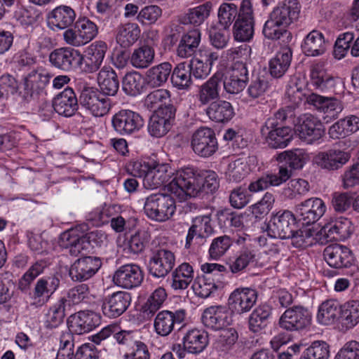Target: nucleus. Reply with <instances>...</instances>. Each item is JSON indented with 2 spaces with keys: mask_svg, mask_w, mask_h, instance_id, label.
Masks as SVG:
<instances>
[{
  "mask_svg": "<svg viewBox=\"0 0 359 359\" xmlns=\"http://www.w3.org/2000/svg\"><path fill=\"white\" fill-rule=\"evenodd\" d=\"M168 191L180 201L198 197L203 194H213L219 187L218 176L212 170H198L185 167L177 171L166 185Z\"/></svg>",
  "mask_w": 359,
  "mask_h": 359,
  "instance_id": "nucleus-1",
  "label": "nucleus"
},
{
  "mask_svg": "<svg viewBox=\"0 0 359 359\" xmlns=\"http://www.w3.org/2000/svg\"><path fill=\"white\" fill-rule=\"evenodd\" d=\"M301 5L297 0H283L269 13L265 22L262 34L265 38L277 41L285 37L291 41L292 33L287 28L295 23L300 15Z\"/></svg>",
  "mask_w": 359,
  "mask_h": 359,
  "instance_id": "nucleus-2",
  "label": "nucleus"
},
{
  "mask_svg": "<svg viewBox=\"0 0 359 359\" xmlns=\"http://www.w3.org/2000/svg\"><path fill=\"white\" fill-rule=\"evenodd\" d=\"M176 211V203L171 194L158 192L145 198L144 212L151 219L162 222L170 219Z\"/></svg>",
  "mask_w": 359,
  "mask_h": 359,
  "instance_id": "nucleus-3",
  "label": "nucleus"
},
{
  "mask_svg": "<svg viewBox=\"0 0 359 359\" xmlns=\"http://www.w3.org/2000/svg\"><path fill=\"white\" fill-rule=\"evenodd\" d=\"M201 269L203 274L195 278L192 288L197 296L208 298L217 290L219 273L226 271V268L217 263H205Z\"/></svg>",
  "mask_w": 359,
  "mask_h": 359,
  "instance_id": "nucleus-4",
  "label": "nucleus"
},
{
  "mask_svg": "<svg viewBox=\"0 0 359 359\" xmlns=\"http://www.w3.org/2000/svg\"><path fill=\"white\" fill-rule=\"evenodd\" d=\"M175 261V252L167 247L159 246L151 250L147 269L153 277L165 278L172 271Z\"/></svg>",
  "mask_w": 359,
  "mask_h": 359,
  "instance_id": "nucleus-5",
  "label": "nucleus"
},
{
  "mask_svg": "<svg viewBox=\"0 0 359 359\" xmlns=\"http://www.w3.org/2000/svg\"><path fill=\"white\" fill-rule=\"evenodd\" d=\"M52 76L44 70L32 69L22 79V89L19 97L23 103H29L43 91Z\"/></svg>",
  "mask_w": 359,
  "mask_h": 359,
  "instance_id": "nucleus-6",
  "label": "nucleus"
},
{
  "mask_svg": "<svg viewBox=\"0 0 359 359\" xmlns=\"http://www.w3.org/2000/svg\"><path fill=\"white\" fill-rule=\"evenodd\" d=\"M312 318V313L308 308L295 305L284 311L279 318L278 325L287 331L300 332L310 327Z\"/></svg>",
  "mask_w": 359,
  "mask_h": 359,
  "instance_id": "nucleus-7",
  "label": "nucleus"
},
{
  "mask_svg": "<svg viewBox=\"0 0 359 359\" xmlns=\"http://www.w3.org/2000/svg\"><path fill=\"white\" fill-rule=\"evenodd\" d=\"M208 344V333L203 330L193 328L184 333L181 343L174 345L172 350L180 358H184L187 353L200 354Z\"/></svg>",
  "mask_w": 359,
  "mask_h": 359,
  "instance_id": "nucleus-8",
  "label": "nucleus"
},
{
  "mask_svg": "<svg viewBox=\"0 0 359 359\" xmlns=\"http://www.w3.org/2000/svg\"><path fill=\"white\" fill-rule=\"evenodd\" d=\"M79 104L96 117L103 116L111 108V102L97 88L84 86L79 88Z\"/></svg>",
  "mask_w": 359,
  "mask_h": 359,
  "instance_id": "nucleus-9",
  "label": "nucleus"
},
{
  "mask_svg": "<svg viewBox=\"0 0 359 359\" xmlns=\"http://www.w3.org/2000/svg\"><path fill=\"white\" fill-rule=\"evenodd\" d=\"M261 134L270 148L283 149L292 140L293 129L276 123L274 119H266L261 128Z\"/></svg>",
  "mask_w": 359,
  "mask_h": 359,
  "instance_id": "nucleus-10",
  "label": "nucleus"
},
{
  "mask_svg": "<svg viewBox=\"0 0 359 359\" xmlns=\"http://www.w3.org/2000/svg\"><path fill=\"white\" fill-rule=\"evenodd\" d=\"M144 126L143 117L130 109H121L111 118V126L121 136H129L138 133Z\"/></svg>",
  "mask_w": 359,
  "mask_h": 359,
  "instance_id": "nucleus-11",
  "label": "nucleus"
},
{
  "mask_svg": "<svg viewBox=\"0 0 359 359\" xmlns=\"http://www.w3.org/2000/svg\"><path fill=\"white\" fill-rule=\"evenodd\" d=\"M187 317L184 309L163 310L159 311L154 319V327L156 333L161 337H167L177 328L181 330Z\"/></svg>",
  "mask_w": 359,
  "mask_h": 359,
  "instance_id": "nucleus-12",
  "label": "nucleus"
},
{
  "mask_svg": "<svg viewBox=\"0 0 359 359\" xmlns=\"http://www.w3.org/2000/svg\"><path fill=\"white\" fill-rule=\"evenodd\" d=\"M191 146L194 152L200 157L209 158L219 149L215 130L208 127H201L192 135Z\"/></svg>",
  "mask_w": 359,
  "mask_h": 359,
  "instance_id": "nucleus-13",
  "label": "nucleus"
},
{
  "mask_svg": "<svg viewBox=\"0 0 359 359\" xmlns=\"http://www.w3.org/2000/svg\"><path fill=\"white\" fill-rule=\"evenodd\" d=\"M297 225L298 222L291 211L280 210L271 215L267 226L268 235L271 238L289 239Z\"/></svg>",
  "mask_w": 359,
  "mask_h": 359,
  "instance_id": "nucleus-14",
  "label": "nucleus"
},
{
  "mask_svg": "<svg viewBox=\"0 0 359 359\" xmlns=\"http://www.w3.org/2000/svg\"><path fill=\"white\" fill-rule=\"evenodd\" d=\"M255 20L252 4L250 0H243L241 5V13L233 26V36L240 42L250 41L254 35Z\"/></svg>",
  "mask_w": 359,
  "mask_h": 359,
  "instance_id": "nucleus-15",
  "label": "nucleus"
},
{
  "mask_svg": "<svg viewBox=\"0 0 359 359\" xmlns=\"http://www.w3.org/2000/svg\"><path fill=\"white\" fill-rule=\"evenodd\" d=\"M249 81L247 64L241 61L235 62L222 78L223 87L226 93L238 95L246 87Z\"/></svg>",
  "mask_w": 359,
  "mask_h": 359,
  "instance_id": "nucleus-16",
  "label": "nucleus"
},
{
  "mask_svg": "<svg viewBox=\"0 0 359 359\" xmlns=\"http://www.w3.org/2000/svg\"><path fill=\"white\" fill-rule=\"evenodd\" d=\"M50 65L65 72L80 70V50L72 47L54 49L48 57Z\"/></svg>",
  "mask_w": 359,
  "mask_h": 359,
  "instance_id": "nucleus-17",
  "label": "nucleus"
},
{
  "mask_svg": "<svg viewBox=\"0 0 359 359\" xmlns=\"http://www.w3.org/2000/svg\"><path fill=\"white\" fill-rule=\"evenodd\" d=\"M295 132L301 140L312 144L320 140L325 133L323 123L311 114H304L294 123Z\"/></svg>",
  "mask_w": 359,
  "mask_h": 359,
  "instance_id": "nucleus-18",
  "label": "nucleus"
},
{
  "mask_svg": "<svg viewBox=\"0 0 359 359\" xmlns=\"http://www.w3.org/2000/svg\"><path fill=\"white\" fill-rule=\"evenodd\" d=\"M107 50V45L103 41H96L87 47L82 54L80 52V70L87 74L96 72L101 67Z\"/></svg>",
  "mask_w": 359,
  "mask_h": 359,
  "instance_id": "nucleus-19",
  "label": "nucleus"
},
{
  "mask_svg": "<svg viewBox=\"0 0 359 359\" xmlns=\"http://www.w3.org/2000/svg\"><path fill=\"white\" fill-rule=\"evenodd\" d=\"M102 266L100 258L85 256L77 259L70 266L69 276L74 282H83L93 277Z\"/></svg>",
  "mask_w": 359,
  "mask_h": 359,
  "instance_id": "nucleus-20",
  "label": "nucleus"
},
{
  "mask_svg": "<svg viewBox=\"0 0 359 359\" xmlns=\"http://www.w3.org/2000/svg\"><path fill=\"white\" fill-rule=\"evenodd\" d=\"M144 274L136 264H126L118 267L113 276L114 283L124 289H133L143 282Z\"/></svg>",
  "mask_w": 359,
  "mask_h": 359,
  "instance_id": "nucleus-21",
  "label": "nucleus"
},
{
  "mask_svg": "<svg viewBox=\"0 0 359 359\" xmlns=\"http://www.w3.org/2000/svg\"><path fill=\"white\" fill-rule=\"evenodd\" d=\"M201 320L205 327L212 330H221L232 323V312L225 306H211L202 314Z\"/></svg>",
  "mask_w": 359,
  "mask_h": 359,
  "instance_id": "nucleus-22",
  "label": "nucleus"
},
{
  "mask_svg": "<svg viewBox=\"0 0 359 359\" xmlns=\"http://www.w3.org/2000/svg\"><path fill=\"white\" fill-rule=\"evenodd\" d=\"M131 300V294L128 292H113L104 298L102 304V313L109 318H116L126 311Z\"/></svg>",
  "mask_w": 359,
  "mask_h": 359,
  "instance_id": "nucleus-23",
  "label": "nucleus"
},
{
  "mask_svg": "<svg viewBox=\"0 0 359 359\" xmlns=\"http://www.w3.org/2000/svg\"><path fill=\"white\" fill-rule=\"evenodd\" d=\"M100 324V316L92 311H80L67 319L69 331L76 334L89 332Z\"/></svg>",
  "mask_w": 359,
  "mask_h": 359,
  "instance_id": "nucleus-24",
  "label": "nucleus"
},
{
  "mask_svg": "<svg viewBox=\"0 0 359 359\" xmlns=\"http://www.w3.org/2000/svg\"><path fill=\"white\" fill-rule=\"evenodd\" d=\"M257 299V292L250 287H238L229 295L228 305L232 313L242 314L249 311Z\"/></svg>",
  "mask_w": 359,
  "mask_h": 359,
  "instance_id": "nucleus-25",
  "label": "nucleus"
},
{
  "mask_svg": "<svg viewBox=\"0 0 359 359\" xmlns=\"http://www.w3.org/2000/svg\"><path fill=\"white\" fill-rule=\"evenodd\" d=\"M176 172L168 163H158L153 161L151 165L142 180L143 186L147 189H155L165 186Z\"/></svg>",
  "mask_w": 359,
  "mask_h": 359,
  "instance_id": "nucleus-26",
  "label": "nucleus"
},
{
  "mask_svg": "<svg viewBox=\"0 0 359 359\" xmlns=\"http://www.w3.org/2000/svg\"><path fill=\"white\" fill-rule=\"evenodd\" d=\"M325 205L319 198H311L296 205V212L303 225L315 224L325 213Z\"/></svg>",
  "mask_w": 359,
  "mask_h": 359,
  "instance_id": "nucleus-27",
  "label": "nucleus"
},
{
  "mask_svg": "<svg viewBox=\"0 0 359 359\" xmlns=\"http://www.w3.org/2000/svg\"><path fill=\"white\" fill-rule=\"evenodd\" d=\"M278 174H266L262 176L248 186L250 192H257L273 186H279L287 182L292 175L294 170L283 163H278Z\"/></svg>",
  "mask_w": 359,
  "mask_h": 359,
  "instance_id": "nucleus-28",
  "label": "nucleus"
},
{
  "mask_svg": "<svg viewBox=\"0 0 359 359\" xmlns=\"http://www.w3.org/2000/svg\"><path fill=\"white\" fill-rule=\"evenodd\" d=\"M79 101L74 90L66 88L53 100V107L56 113L65 117L75 115L79 109Z\"/></svg>",
  "mask_w": 359,
  "mask_h": 359,
  "instance_id": "nucleus-29",
  "label": "nucleus"
},
{
  "mask_svg": "<svg viewBox=\"0 0 359 359\" xmlns=\"http://www.w3.org/2000/svg\"><path fill=\"white\" fill-rule=\"evenodd\" d=\"M74 10L66 5L57 6L48 15V25L53 30L69 28L75 22Z\"/></svg>",
  "mask_w": 359,
  "mask_h": 359,
  "instance_id": "nucleus-30",
  "label": "nucleus"
},
{
  "mask_svg": "<svg viewBox=\"0 0 359 359\" xmlns=\"http://www.w3.org/2000/svg\"><path fill=\"white\" fill-rule=\"evenodd\" d=\"M222 82V74L216 72L199 87L198 100L202 105L210 104L219 100Z\"/></svg>",
  "mask_w": 359,
  "mask_h": 359,
  "instance_id": "nucleus-31",
  "label": "nucleus"
},
{
  "mask_svg": "<svg viewBox=\"0 0 359 359\" xmlns=\"http://www.w3.org/2000/svg\"><path fill=\"white\" fill-rule=\"evenodd\" d=\"M359 323V302L351 301L340 306L338 316V331L346 333Z\"/></svg>",
  "mask_w": 359,
  "mask_h": 359,
  "instance_id": "nucleus-32",
  "label": "nucleus"
},
{
  "mask_svg": "<svg viewBox=\"0 0 359 359\" xmlns=\"http://www.w3.org/2000/svg\"><path fill=\"white\" fill-rule=\"evenodd\" d=\"M292 49L282 47L276 55L269 61V73L274 79L282 78L288 71L292 59Z\"/></svg>",
  "mask_w": 359,
  "mask_h": 359,
  "instance_id": "nucleus-33",
  "label": "nucleus"
},
{
  "mask_svg": "<svg viewBox=\"0 0 359 359\" xmlns=\"http://www.w3.org/2000/svg\"><path fill=\"white\" fill-rule=\"evenodd\" d=\"M60 283V280L56 275L39 278L33 291V298L37 299V303L41 305L47 303L59 287Z\"/></svg>",
  "mask_w": 359,
  "mask_h": 359,
  "instance_id": "nucleus-34",
  "label": "nucleus"
},
{
  "mask_svg": "<svg viewBox=\"0 0 359 359\" xmlns=\"http://www.w3.org/2000/svg\"><path fill=\"white\" fill-rule=\"evenodd\" d=\"M218 59V55L214 52H206L201 58L194 57L188 63V69L191 77L196 79H204L210 73L212 66Z\"/></svg>",
  "mask_w": 359,
  "mask_h": 359,
  "instance_id": "nucleus-35",
  "label": "nucleus"
},
{
  "mask_svg": "<svg viewBox=\"0 0 359 359\" xmlns=\"http://www.w3.org/2000/svg\"><path fill=\"white\" fill-rule=\"evenodd\" d=\"M205 113L210 120L220 123H228L235 116L232 104L221 100L211 102L205 109Z\"/></svg>",
  "mask_w": 359,
  "mask_h": 359,
  "instance_id": "nucleus-36",
  "label": "nucleus"
},
{
  "mask_svg": "<svg viewBox=\"0 0 359 359\" xmlns=\"http://www.w3.org/2000/svg\"><path fill=\"white\" fill-rule=\"evenodd\" d=\"M271 318L272 307L266 304L259 305L249 316V330L254 333L260 332L271 323Z\"/></svg>",
  "mask_w": 359,
  "mask_h": 359,
  "instance_id": "nucleus-37",
  "label": "nucleus"
},
{
  "mask_svg": "<svg viewBox=\"0 0 359 359\" xmlns=\"http://www.w3.org/2000/svg\"><path fill=\"white\" fill-rule=\"evenodd\" d=\"M172 71V65L164 62L149 68L145 74L146 84L152 88L163 86L168 81Z\"/></svg>",
  "mask_w": 359,
  "mask_h": 359,
  "instance_id": "nucleus-38",
  "label": "nucleus"
},
{
  "mask_svg": "<svg viewBox=\"0 0 359 359\" xmlns=\"http://www.w3.org/2000/svg\"><path fill=\"white\" fill-rule=\"evenodd\" d=\"M301 48L306 56L316 57L323 55L326 50L323 34L318 30H312L304 38Z\"/></svg>",
  "mask_w": 359,
  "mask_h": 359,
  "instance_id": "nucleus-39",
  "label": "nucleus"
},
{
  "mask_svg": "<svg viewBox=\"0 0 359 359\" xmlns=\"http://www.w3.org/2000/svg\"><path fill=\"white\" fill-rule=\"evenodd\" d=\"M98 83L101 93L106 97L114 96L119 89V80L115 70L110 67H104L99 72Z\"/></svg>",
  "mask_w": 359,
  "mask_h": 359,
  "instance_id": "nucleus-40",
  "label": "nucleus"
},
{
  "mask_svg": "<svg viewBox=\"0 0 359 359\" xmlns=\"http://www.w3.org/2000/svg\"><path fill=\"white\" fill-rule=\"evenodd\" d=\"M194 278L193 266L187 262L177 266L172 272L171 287L175 290L187 289Z\"/></svg>",
  "mask_w": 359,
  "mask_h": 359,
  "instance_id": "nucleus-41",
  "label": "nucleus"
},
{
  "mask_svg": "<svg viewBox=\"0 0 359 359\" xmlns=\"http://www.w3.org/2000/svg\"><path fill=\"white\" fill-rule=\"evenodd\" d=\"M120 211V205L105 203L102 206L89 212L88 220L92 222L94 226H102L108 224L114 217L119 214Z\"/></svg>",
  "mask_w": 359,
  "mask_h": 359,
  "instance_id": "nucleus-42",
  "label": "nucleus"
},
{
  "mask_svg": "<svg viewBox=\"0 0 359 359\" xmlns=\"http://www.w3.org/2000/svg\"><path fill=\"white\" fill-rule=\"evenodd\" d=\"M36 57L27 48L18 50L13 57L12 67L15 73L25 74L35 69Z\"/></svg>",
  "mask_w": 359,
  "mask_h": 359,
  "instance_id": "nucleus-43",
  "label": "nucleus"
},
{
  "mask_svg": "<svg viewBox=\"0 0 359 359\" xmlns=\"http://www.w3.org/2000/svg\"><path fill=\"white\" fill-rule=\"evenodd\" d=\"M69 311L64 301L58 299L48 309L44 327L50 330L58 327L63 323L66 313Z\"/></svg>",
  "mask_w": 359,
  "mask_h": 359,
  "instance_id": "nucleus-44",
  "label": "nucleus"
},
{
  "mask_svg": "<svg viewBox=\"0 0 359 359\" xmlns=\"http://www.w3.org/2000/svg\"><path fill=\"white\" fill-rule=\"evenodd\" d=\"M188 68V63L183 62L177 64L171 71V83L178 90H188L193 83Z\"/></svg>",
  "mask_w": 359,
  "mask_h": 359,
  "instance_id": "nucleus-45",
  "label": "nucleus"
},
{
  "mask_svg": "<svg viewBox=\"0 0 359 359\" xmlns=\"http://www.w3.org/2000/svg\"><path fill=\"white\" fill-rule=\"evenodd\" d=\"M144 84V78L140 73L128 72L122 79V90L127 95L135 97L143 92Z\"/></svg>",
  "mask_w": 359,
  "mask_h": 359,
  "instance_id": "nucleus-46",
  "label": "nucleus"
},
{
  "mask_svg": "<svg viewBox=\"0 0 359 359\" xmlns=\"http://www.w3.org/2000/svg\"><path fill=\"white\" fill-rule=\"evenodd\" d=\"M154 49L147 44H144L134 49L130 55V63L137 69L147 68L154 62Z\"/></svg>",
  "mask_w": 359,
  "mask_h": 359,
  "instance_id": "nucleus-47",
  "label": "nucleus"
},
{
  "mask_svg": "<svg viewBox=\"0 0 359 359\" xmlns=\"http://www.w3.org/2000/svg\"><path fill=\"white\" fill-rule=\"evenodd\" d=\"M211 9L212 3L210 1L189 8L182 18L181 22L184 25L190 24L194 26H199L208 18Z\"/></svg>",
  "mask_w": 359,
  "mask_h": 359,
  "instance_id": "nucleus-48",
  "label": "nucleus"
},
{
  "mask_svg": "<svg viewBox=\"0 0 359 359\" xmlns=\"http://www.w3.org/2000/svg\"><path fill=\"white\" fill-rule=\"evenodd\" d=\"M278 163H283L294 171L303 168L306 163V154L302 149L284 151L276 157Z\"/></svg>",
  "mask_w": 359,
  "mask_h": 359,
  "instance_id": "nucleus-49",
  "label": "nucleus"
},
{
  "mask_svg": "<svg viewBox=\"0 0 359 359\" xmlns=\"http://www.w3.org/2000/svg\"><path fill=\"white\" fill-rule=\"evenodd\" d=\"M316 321L322 325H332L337 321V301L326 299L318 306Z\"/></svg>",
  "mask_w": 359,
  "mask_h": 359,
  "instance_id": "nucleus-50",
  "label": "nucleus"
},
{
  "mask_svg": "<svg viewBox=\"0 0 359 359\" xmlns=\"http://www.w3.org/2000/svg\"><path fill=\"white\" fill-rule=\"evenodd\" d=\"M167 298L165 290L162 287L156 288L142 306V311L147 318L152 317L163 306Z\"/></svg>",
  "mask_w": 359,
  "mask_h": 359,
  "instance_id": "nucleus-51",
  "label": "nucleus"
},
{
  "mask_svg": "<svg viewBox=\"0 0 359 359\" xmlns=\"http://www.w3.org/2000/svg\"><path fill=\"white\" fill-rule=\"evenodd\" d=\"M140 29L136 23H126L118 27L116 41L123 48L132 46L140 37Z\"/></svg>",
  "mask_w": 359,
  "mask_h": 359,
  "instance_id": "nucleus-52",
  "label": "nucleus"
},
{
  "mask_svg": "<svg viewBox=\"0 0 359 359\" xmlns=\"http://www.w3.org/2000/svg\"><path fill=\"white\" fill-rule=\"evenodd\" d=\"M256 258L255 252L249 248H243L238 252L233 260L229 263V270L233 273H239L250 264L255 262Z\"/></svg>",
  "mask_w": 359,
  "mask_h": 359,
  "instance_id": "nucleus-53",
  "label": "nucleus"
},
{
  "mask_svg": "<svg viewBox=\"0 0 359 359\" xmlns=\"http://www.w3.org/2000/svg\"><path fill=\"white\" fill-rule=\"evenodd\" d=\"M216 218L221 229L241 228L243 226L242 215L231 208L217 210Z\"/></svg>",
  "mask_w": 359,
  "mask_h": 359,
  "instance_id": "nucleus-54",
  "label": "nucleus"
},
{
  "mask_svg": "<svg viewBox=\"0 0 359 359\" xmlns=\"http://www.w3.org/2000/svg\"><path fill=\"white\" fill-rule=\"evenodd\" d=\"M340 250L338 260V275L345 274L352 276L355 271V257L352 251L347 247L338 244Z\"/></svg>",
  "mask_w": 359,
  "mask_h": 359,
  "instance_id": "nucleus-55",
  "label": "nucleus"
},
{
  "mask_svg": "<svg viewBox=\"0 0 359 359\" xmlns=\"http://www.w3.org/2000/svg\"><path fill=\"white\" fill-rule=\"evenodd\" d=\"M79 37L86 44L92 41L98 34V27L93 21L86 17L79 18L74 24Z\"/></svg>",
  "mask_w": 359,
  "mask_h": 359,
  "instance_id": "nucleus-56",
  "label": "nucleus"
},
{
  "mask_svg": "<svg viewBox=\"0 0 359 359\" xmlns=\"http://www.w3.org/2000/svg\"><path fill=\"white\" fill-rule=\"evenodd\" d=\"M241 13V8L238 10V6L233 3H223L218 9V20L219 25L224 28L229 29L233 22H235L236 18Z\"/></svg>",
  "mask_w": 359,
  "mask_h": 359,
  "instance_id": "nucleus-57",
  "label": "nucleus"
},
{
  "mask_svg": "<svg viewBox=\"0 0 359 359\" xmlns=\"http://www.w3.org/2000/svg\"><path fill=\"white\" fill-rule=\"evenodd\" d=\"M89 292L88 285L82 283L69 290L67 294L59 299L64 301L66 307L70 311L72 306L79 304L87 299Z\"/></svg>",
  "mask_w": 359,
  "mask_h": 359,
  "instance_id": "nucleus-58",
  "label": "nucleus"
},
{
  "mask_svg": "<svg viewBox=\"0 0 359 359\" xmlns=\"http://www.w3.org/2000/svg\"><path fill=\"white\" fill-rule=\"evenodd\" d=\"M330 346L324 341H315L305 348L299 359H329Z\"/></svg>",
  "mask_w": 359,
  "mask_h": 359,
  "instance_id": "nucleus-59",
  "label": "nucleus"
},
{
  "mask_svg": "<svg viewBox=\"0 0 359 359\" xmlns=\"http://www.w3.org/2000/svg\"><path fill=\"white\" fill-rule=\"evenodd\" d=\"M269 86V81L264 75L252 74L246 93L250 98L255 100L263 96Z\"/></svg>",
  "mask_w": 359,
  "mask_h": 359,
  "instance_id": "nucleus-60",
  "label": "nucleus"
},
{
  "mask_svg": "<svg viewBox=\"0 0 359 359\" xmlns=\"http://www.w3.org/2000/svg\"><path fill=\"white\" fill-rule=\"evenodd\" d=\"M171 102L170 93L166 89L159 88L150 92L146 97L144 103L150 110H156Z\"/></svg>",
  "mask_w": 359,
  "mask_h": 359,
  "instance_id": "nucleus-61",
  "label": "nucleus"
},
{
  "mask_svg": "<svg viewBox=\"0 0 359 359\" xmlns=\"http://www.w3.org/2000/svg\"><path fill=\"white\" fill-rule=\"evenodd\" d=\"M233 243L232 238L224 235L214 238L210 244L208 252L211 259L218 260L229 250Z\"/></svg>",
  "mask_w": 359,
  "mask_h": 359,
  "instance_id": "nucleus-62",
  "label": "nucleus"
},
{
  "mask_svg": "<svg viewBox=\"0 0 359 359\" xmlns=\"http://www.w3.org/2000/svg\"><path fill=\"white\" fill-rule=\"evenodd\" d=\"M306 102L313 105L317 109L323 111L325 114L332 112V117L336 115L334 111L337 107L336 100L333 97H327L319 95L316 93H311L306 97Z\"/></svg>",
  "mask_w": 359,
  "mask_h": 359,
  "instance_id": "nucleus-63",
  "label": "nucleus"
},
{
  "mask_svg": "<svg viewBox=\"0 0 359 359\" xmlns=\"http://www.w3.org/2000/svg\"><path fill=\"white\" fill-rule=\"evenodd\" d=\"M299 79L297 77L292 78L289 81L285 90V99L290 102L289 106L293 107L294 109L302 102L303 97L306 99L307 95L303 93L302 86L298 83Z\"/></svg>",
  "mask_w": 359,
  "mask_h": 359,
  "instance_id": "nucleus-64",
  "label": "nucleus"
}]
</instances>
